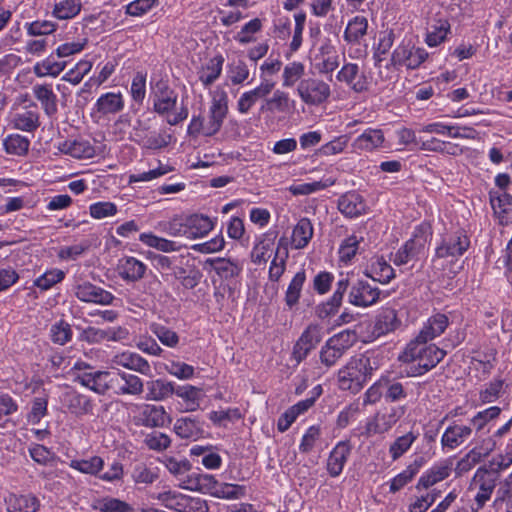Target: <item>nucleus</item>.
<instances>
[{"label": "nucleus", "instance_id": "obj_61", "mask_svg": "<svg viewBox=\"0 0 512 512\" xmlns=\"http://www.w3.org/2000/svg\"><path fill=\"white\" fill-rule=\"evenodd\" d=\"M104 465V461L101 457L94 456L90 459L73 460L70 466L82 473L95 475L97 474Z\"/></svg>", "mask_w": 512, "mask_h": 512}, {"label": "nucleus", "instance_id": "obj_7", "mask_svg": "<svg viewBox=\"0 0 512 512\" xmlns=\"http://www.w3.org/2000/svg\"><path fill=\"white\" fill-rule=\"evenodd\" d=\"M147 121L137 120L133 127L132 139L145 149L158 150L166 147L172 136L166 131H151Z\"/></svg>", "mask_w": 512, "mask_h": 512}, {"label": "nucleus", "instance_id": "obj_14", "mask_svg": "<svg viewBox=\"0 0 512 512\" xmlns=\"http://www.w3.org/2000/svg\"><path fill=\"white\" fill-rule=\"evenodd\" d=\"M381 291L377 286L371 285L368 281L358 280L349 292V303L366 308L376 304L380 299Z\"/></svg>", "mask_w": 512, "mask_h": 512}, {"label": "nucleus", "instance_id": "obj_42", "mask_svg": "<svg viewBox=\"0 0 512 512\" xmlns=\"http://www.w3.org/2000/svg\"><path fill=\"white\" fill-rule=\"evenodd\" d=\"M245 487L238 484L218 483L214 478V484L211 485V490L208 493L225 499H238L245 495Z\"/></svg>", "mask_w": 512, "mask_h": 512}, {"label": "nucleus", "instance_id": "obj_37", "mask_svg": "<svg viewBox=\"0 0 512 512\" xmlns=\"http://www.w3.org/2000/svg\"><path fill=\"white\" fill-rule=\"evenodd\" d=\"M176 387L172 382L156 379L147 382V396L148 400L162 401L174 394Z\"/></svg>", "mask_w": 512, "mask_h": 512}, {"label": "nucleus", "instance_id": "obj_11", "mask_svg": "<svg viewBox=\"0 0 512 512\" xmlns=\"http://www.w3.org/2000/svg\"><path fill=\"white\" fill-rule=\"evenodd\" d=\"M498 478V470H492L486 467H480L477 469L473 477V483L479 488V491L475 496L478 508H482L490 499Z\"/></svg>", "mask_w": 512, "mask_h": 512}, {"label": "nucleus", "instance_id": "obj_26", "mask_svg": "<svg viewBox=\"0 0 512 512\" xmlns=\"http://www.w3.org/2000/svg\"><path fill=\"white\" fill-rule=\"evenodd\" d=\"M174 431L180 438L196 440L204 433L203 422L193 417H182L175 421Z\"/></svg>", "mask_w": 512, "mask_h": 512}, {"label": "nucleus", "instance_id": "obj_33", "mask_svg": "<svg viewBox=\"0 0 512 512\" xmlns=\"http://www.w3.org/2000/svg\"><path fill=\"white\" fill-rule=\"evenodd\" d=\"M214 484V476L210 474L191 473L181 480L179 487L190 491L208 493Z\"/></svg>", "mask_w": 512, "mask_h": 512}, {"label": "nucleus", "instance_id": "obj_24", "mask_svg": "<svg viewBox=\"0 0 512 512\" xmlns=\"http://www.w3.org/2000/svg\"><path fill=\"white\" fill-rule=\"evenodd\" d=\"M452 470V463L444 461L432 466L418 480L416 489H428L436 483L446 479Z\"/></svg>", "mask_w": 512, "mask_h": 512}, {"label": "nucleus", "instance_id": "obj_5", "mask_svg": "<svg viewBox=\"0 0 512 512\" xmlns=\"http://www.w3.org/2000/svg\"><path fill=\"white\" fill-rule=\"evenodd\" d=\"M470 247V239L464 230L446 233L435 249L437 258H450L451 261L457 260Z\"/></svg>", "mask_w": 512, "mask_h": 512}, {"label": "nucleus", "instance_id": "obj_25", "mask_svg": "<svg viewBox=\"0 0 512 512\" xmlns=\"http://www.w3.org/2000/svg\"><path fill=\"white\" fill-rule=\"evenodd\" d=\"M449 325V318L443 313H436L428 318L416 337L432 341L440 336Z\"/></svg>", "mask_w": 512, "mask_h": 512}, {"label": "nucleus", "instance_id": "obj_2", "mask_svg": "<svg viewBox=\"0 0 512 512\" xmlns=\"http://www.w3.org/2000/svg\"><path fill=\"white\" fill-rule=\"evenodd\" d=\"M378 368L377 359L370 357L368 354L352 356L338 371L339 389L350 391L353 394L358 393Z\"/></svg>", "mask_w": 512, "mask_h": 512}, {"label": "nucleus", "instance_id": "obj_48", "mask_svg": "<svg viewBox=\"0 0 512 512\" xmlns=\"http://www.w3.org/2000/svg\"><path fill=\"white\" fill-rule=\"evenodd\" d=\"M64 70V62L57 61L54 55H50L42 62L34 66V73L39 77L58 76Z\"/></svg>", "mask_w": 512, "mask_h": 512}, {"label": "nucleus", "instance_id": "obj_3", "mask_svg": "<svg viewBox=\"0 0 512 512\" xmlns=\"http://www.w3.org/2000/svg\"><path fill=\"white\" fill-rule=\"evenodd\" d=\"M66 380L104 394L113 385L115 378L108 371H93L87 363L75 361L66 373Z\"/></svg>", "mask_w": 512, "mask_h": 512}, {"label": "nucleus", "instance_id": "obj_20", "mask_svg": "<svg viewBox=\"0 0 512 512\" xmlns=\"http://www.w3.org/2000/svg\"><path fill=\"white\" fill-rule=\"evenodd\" d=\"M472 434L469 425L453 423L449 425L441 437L443 449L453 450L463 444Z\"/></svg>", "mask_w": 512, "mask_h": 512}, {"label": "nucleus", "instance_id": "obj_53", "mask_svg": "<svg viewBox=\"0 0 512 512\" xmlns=\"http://www.w3.org/2000/svg\"><path fill=\"white\" fill-rule=\"evenodd\" d=\"M94 508L100 512H133L130 504L113 497H104L94 504Z\"/></svg>", "mask_w": 512, "mask_h": 512}, {"label": "nucleus", "instance_id": "obj_18", "mask_svg": "<svg viewBox=\"0 0 512 512\" xmlns=\"http://www.w3.org/2000/svg\"><path fill=\"white\" fill-rule=\"evenodd\" d=\"M336 78L339 82L347 84L356 93H361L368 88L366 78L360 73L356 63L350 62L343 65Z\"/></svg>", "mask_w": 512, "mask_h": 512}, {"label": "nucleus", "instance_id": "obj_38", "mask_svg": "<svg viewBox=\"0 0 512 512\" xmlns=\"http://www.w3.org/2000/svg\"><path fill=\"white\" fill-rule=\"evenodd\" d=\"M313 237V226L308 218L298 221L292 232V244L296 249L306 247Z\"/></svg>", "mask_w": 512, "mask_h": 512}, {"label": "nucleus", "instance_id": "obj_23", "mask_svg": "<svg viewBox=\"0 0 512 512\" xmlns=\"http://www.w3.org/2000/svg\"><path fill=\"white\" fill-rule=\"evenodd\" d=\"M385 141L384 133L381 129L367 128L352 143L355 150L373 151L383 147Z\"/></svg>", "mask_w": 512, "mask_h": 512}, {"label": "nucleus", "instance_id": "obj_55", "mask_svg": "<svg viewBox=\"0 0 512 512\" xmlns=\"http://www.w3.org/2000/svg\"><path fill=\"white\" fill-rule=\"evenodd\" d=\"M450 30V24L446 20H439L430 27L425 42L430 47H436L442 43Z\"/></svg>", "mask_w": 512, "mask_h": 512}, {"label": "nucleus", "instance_id": "obj_34", "mask_svg": "<svg viewBox=\"0 0 512 512\" xmlns=\"http://www.w3.org/2000/svg\"><path fill=\"white\" fill-rule=\"evenodd\" d=\"M224 58L221 55L215 56L207 61L198 71L199 80L205 87L213 84L221 75Z\"/></svg>", "mask_w": 512, "mask_h": 512}, {"label": "nucleus", "instance_id": "obj_36", "mask_svg": "<svg viewBox=\"0 0 512 512\" xmlns=\"http://www.w3.org/2000/svg\"><path fill=\"white\" fill-rule=\"evenodd\" d=\"M12 123L14 128L32 132L36 130L39 126V115L37 112V108L34 109H23L14 114L12 118Z\"/></svg>", "mask_w": 512, "mask_h": 512}, {"label": "nucleus", "instance_id": "obj_13", "mask_svg": "<svg viewBox=\"0 0 512 512\" xmlns=\"http://www.w3.org/2000/svg\"><path fill=\"white\" fill-rule=\"evenodd\" d=\"M426 240L422 236H414L407 240L395 253H391L390 261L396 266L407 265L419 260L424 255Z\"/></svg>", "mask_w": 512, "mask_h": 512}, {"label": "nucleus", "instance_id": "obj_29", "mask_svg": "<svg viewBox=\"0 0 512 512\" xmlns=\"http://www.w3.org/2000/svg\"><path fill=\"white\" fill-rule=\"evenodd\" d=\"M365 203L362 196L356 192H348L338 200L339 211L347 217L353 218L365 211Z\"/></svg>", "mask_w": 512, "mask_h": 512}, {"label": "nucleus", "instance_id": "obj_19", "mask_svg": "<svg viewBox=\"0 0 512 512\" xmlns=\"http://www.w3.org/2000/svg\"><path fill=\"white\" fill-rule=\"evenodd\" d=\"M351 453V445L348 441H340L330 452L326 468L331 477L339 476Z\"/></svg>", "mask_w": 512, "mask_h": 512}, {"label": "nucleus", "instance_id": "obj_17", "mask_svg": "<svg viewBox=\"0 0 512 512\" xmlns=\"http://www.w3.org/2000/svg\"><path fill=\"white\" fill-rule=\"evenodd\" d=\"M110 363L112 368L123 367L146 376L151 374L149 362L134 352L125 351L117 353L111 358Z\"/></svg>", "mask_w": 512, "mask_h": 512}, {"label": "nucleus", "instance_id": "obj_4", "mask_svg": "<svg viewBox=\"0 0 512 512\" xmlns=\"http://www.w3.org/2000/svg\"><path fill=\"white\" fill-rule=\"evenodd\" d=\"M297 95L308 106H320L331 96L330 85L317 77L302 79L296 89Z\"/></svg>", "mask_w": 512, "mask_h": 512}, {"label": "nucleus", "instance_id": "obj_50", "mask_svg": "<svg viewBox=\"0 0 512 512\" xmlns=\"http://www.w3.org/2000/svg\"><path fill=\"white\" fill-rule=\"evenodd\" d=\"M3 145L8 154L22 156L28 152L30 141L22 135L11 134L4 139Z\"/></svg>", "mask_w": 512, "mask_h": 512}, {"label": "nucleus", "instance_id": "obj_15", "mask_svg": "<svg viewBox=\"0 0 512 512\" xmlns=\"http://www.w3.org/2000/svg\"><path fill=\"white\" fill-rule=\"evenodd\" d=\"M404 407H394L389 411L378 412L366 424V431L369 434H382L389 431L398 420L404 415Z\"/></svg>", "mask_w": 512, "mask_h": 512}, {"label": "nucleus", "instance_id": "obj_44", "mask_svg": "<svg viewBox=\"0 0 512 512\" xmlns=\"http://www.w3.org/2000/svg\"><path fill=\"white\" fill-rule=\"evenodd\" d=\"M368 28V21L363 16H356L347 25L344 32V38L348 42L357 43L366 35Z\"/></svg>", "mask_w": 512, "mask_h": 512}, {"label": "nucleus", "instance_id": "obj_60", "mask_svg": "<svg viewBox=\"0 0 512 512\" xmlns=\"http://www.w3.org/2000/svg\"><path fill=\"white\" fill-rule=\"evenodd\" d=\"M291 103L288 93L282 90L274 91L271 98L266 101L267 110L277 112H287L291 108Z\"/></svg>", "mask_w": 512, "mask_h": 512}, {"label": "nucleus", "instance_id": "obj_12", "mask_svg": "<svg viewBox=\"0 0 512 512\" xmlns=\"http://www.w3.org/2000/svg\"><path fill=\"white\" fill-rule=\"evenodd\" d=\"M228 113V95L224 90H217L212 98L207 121V135L216 134L222 127Z\"/></svg>", "mask_w": 512, "mask_h": 512}, {"label": "nucleus", "instance_id": "obj_9", "mask_svg": "<svg viewBox=\"0 0 512 512\" xmlns=\"http://www.w3.org/2000/svg\"><path fill=\"white\" fill-rule=\"evenodd\" d=\"M151 97L153 100V110L159 115H166L172 112L178 100L177 93L162 79L155 83L151 82Z\"/></svg>", "mask_w": 512, "mask_h": 512}, {"label": "nucleus", "instance_id": "obj_59", "mask_svg": "<svg viewBox=\"0 0 512 512\" xmlns=\"http://www.w3.org/2000/svg\"><path fill=\"white\" fill-rule=\"evenodd\" d=\"M394 41L395 34L393 30L386 29L379 33L378 45L374 53L376 63L381 62L383 60L382 56L386 55L390 51L394 44Z\"/></svg>", "mask_w": 512, "mask_h": 512}, {"label": "nucleus", "instance_id": "obj_22", "mask_svg": "<svg viewBox=\"0 0 512 512\" xmlns=\"http://www.w3.org/2000/svg\"><path fill=\"white\" fill-rule=\"evenodd\" d=\"M364 274L381 284H387L395 278L394 269L383 256L373 257L369 267L364 271Z\"/></svg>", "mask_w": 512, "mask_h": 512}, {"label": "nucleus", "instance_id": "obj_28", "mask_svg": "<svg viewBox=\"0 0 512 512\" xmlns=\"http://www.w3.org/2000/svg\"><path fill=\"white\" fill-rule=\"evenodd\" d=\"M187 239L201 238L213 229L212 220L202 214L186 217Z\"/></svg>", "mask_w": 512, "mask_h": 512}, {"label": "nucleus", "instance_id": "obj_49", "mask_svg": "<svg viewBox=\"0 0 512 512\" xmlns=\"http://www.w3.org/2000/svg\"><path fill=\"white\" fill-rule=\"evenodd\" d=\"M384 385V398L388 402H397L408 396L406 389L401 382L382 376Z\"/></svg>", "mask_w": 512, "mask_h": 512}, {"label": "nucleus", "instance_id": "obj_63", "mask_svg": "<svg viewBox=\"0 0 512 512\" xmlns=\"http://www.w3.org/2000/svg\"><path fill=\"white\" fill-rule=\"evenodd\" d=\"M501 413V409L498 406H492L485 410L479 411L471 420V424L474 426L477 432L481 431L487 423L496 419Z\"/></svg>", "mask_w": 512, "mask_h": 512}, {"label": "nucleus", "instance_id": "obj_16", "mask_svg": "<svg viewBox=\"0 0 512 512\" xmlns=\"http://www.w3.org/2000/svg\"><path fill=\"white\" fill-rule=\"evenodd\" d=\"M76 297L84 302H92L101 305H110L113 303L115 297L109 291L101 287L93 285L90 282H83L77 284L73 288Z\"/></svg>", "mask_w": 512, "mask_h": 512}, {"label": "nucleus", "instance_id": "obj_47", "mask_svg": "<svg viewBox=\"0 0 512 512\" xmlns=\"http://www.w3.org/2000/svg\"><path fill=\"white\" fill-rule=\"evenodd\" d=\"M158 228L171 237L187 238L186 217L175 216L168 221L159 222Z\"/></svg>", "mask_w": 512, "mask_h": 512}, {"label": "nucleus", "instance_id": "obj_6", "mask_svg": "<svg viewBox=\"0 0 512 512\" xmlns=\"http://www.w3.org/2000/svg\"><path fill=\"white\" fill-rule=\"evenodd\" d=\"M428 56L424 48L401 43L393 50L390 65L397 69L405 67L408 70H415L427 60Z\"/></svg>", "mask_w": 512, "mask_h": 512}, {"label": "nucleus", "instance_id": "obj_45", "mask_svg": "<svg viewBox=\"0 0 512 512\" xmlns=\"http://www.w3.org/2000/svg\"><path fill=\"white\" fill-rule=\"evenodd\" d=\"M305 74V66L303 63L293 61L288 63L282 73V86L286 88L293 87L298 81L300 82Z\"/></svg>", "mask_w": 512, "mask_h": 512}, {"label": "nucleus", "instance_id": "obj_57", "mask_svg": "<svg viewBox=\"0 0 512 512\" xmlns=\"http://www.w3.org/2000/svg\"><path fill=\"white\" fill-rule=\"evenodd\" d=\"M66 154L77 159L92 158L95 155V149L89 141L85 139H76L70 143L66 149Z\"/></svg>", "mask_w": 512, "mask_h": 512}, {"label": "nucleus", "instance_id": "obj_52", "mask_svg": "<svg viewBox=\"0 0 512 512\" xmlns=\"http://www.w3.org/2000/svg\"><path fill=\"white\" fill-rule=\"evenodd\" d=\"M335 180L328 178L325 180L314 181L311 183H301L291 185L288 190L295 196L298 195H309L314 192L326 189L332 185H334Z\"/></svg>", "mask_w": 512, "mask_h": 512}, {"label": "nucleus", "instance_id": "obj_46", "mask_svg": "<svg viewBox=\"0 0 512 512\" xmlns=\"http://www.w3.org/2000/svg\"><path fill=\"white\" fill-rule=\"evenodd\" d=\"M423 465V459H416L410 464L404 471L395 476L390 485L391 492H397L404 487L412 478L418 473L419 469Z\"/></svg>", "mask_w": 512, "mask_h": 512}, {"label": "nucleus", "instance_id": "obj_1", "mask_svg": "<svg viewBox=\"0 0 512 512\" xmlns=\"http://www.w3.org/2000/svg\"><path fill=\"white\" fill-rule=\"evenodd\" d=\"M428 340H411L399 355L398 359L403 363L417 364L411 367L409 376H420L435 368L446 356V351L440 349L435 344H428Z\"/></svg>", "mask_w": 512, "mask_h": 512}, {"label": "nucleus", "instance_id": "obj_21", "mask_svg": "<svg viewBox=\"0 0 512 512\" xmlns=\"http://www.w3.org/2000/svg\"><path fill=\"white\" fill-rule=\"evenodd\" d=\"M274 85V82L263 81L256 88L244 92L237 101V110L241 114H247L260 98H263L271 93Z\"/></svg>", "mask_w": 512, "mask_h": 512}, {"label": "nucleus", "instance_id": "obj_40", "mask_svg": "<svg viewBox=\"0 0 512 512\" xmlns=\"http://www.w3.org/2000/svg\"><path fill=\"white\" fill-rule=\"evenodd\" d=\"M139 240L148 247L155 248L164 253L176 252L181 249V245L175 241L168 240L152 233H142Z\"/></svg>", "mask_w": 512, "mask_h": 512}, {"label": "nucleus", "instance_id": "obj_41", "mask_svg": "<svg viewBox=\"0 0 512 512\" xmlns=\"http://www.w3.org/2000/svg\"><path fill=\"white\" fill-rule=\"evenodd\" d=\"M281 242H282V239L278 243L277 250L275 252V256H274L273 260L271 261V264L269 267L268 277H269V280L272 282H278L286 270V261L288 258V250L286 247H283V249L281 251Z\"/></svg>", "mask_w": 512, "mask_h": 512}, {"label": "nucleus", "instance_id": "obj_62", "mask_svg": "<svg viewBox=\"0 0 512 512\" xmlns=\"http://www.w3.org/2000/svg\"><path fill=\"white\" fill-rule=\"evenodd\" d=\"M164 367L170 375L180 380H188L194 376V367L184 362L171 360Z\"/></svg>", "mask_w": 512, "mask_h": 512}, {"label": "nucleus", "instance_id": "obj_30", "mask_svg": "<svg viewBox=\"0 0 512 512\" xmlns=\"http://www.w3.org/2000/svg\"><path fill=\"white\" fill-rule=\"evenodd\" d=\"M118 271L122 279L135 282L143 278L146 265L134 257H125L120 260Z\"/></svg>", "mask_w": 512, "mask_h": 512}, {"label": "nucleus", "instance_id": "obj_58", "mask_svg": "<svg viewBox=\"0 0 512 512\" xmlns=\"http://www.w3.org/2000/svg\"><path fill=\"white\" fill-rule=\"evenodd\" d=\"M416 439L417 435L412 431L398 437L389 448V453L392 459L396 460L401 457L405 452L408 451Z\"/></svg>", "mask_w": 512, "mask_h": 512}, {"label": "nucleus", "instance_id": "obj_8", "mask_svg": "<svg viewBox=\"0 0 512 512\" xmlns=\"http://www.w3.org/2000/svg\"><path fill=\"white\" fill-rule=\"evenodd\" d=\"M351 346L352 334L349 331H343L332 336L320 350L321 363L326 367L334 366Z\"/></svg>", "mask_w": 512, "mask_h": 512}, {"label": "nucleus", "instance_id": "obj_10", "mask_svg": "<svg viewBox=\"0 0 512 512\" xmlns=\"http://www.w3.org/2000/svg\"><path fill=\"white\" fill-rule=\"evenodd\" d=\"M324 336L323 326L317 323L309 324L302 332L293 347V358L299 363L316 348Z\"/></svg>", "mask_w": 512, "mask_h": 512}, {"label": "nucleus", "instance_id": "obj_32", "mask_svg": "<svg viewBox=\"0 0 512 512\" xmlns=\"http://www.w3.org/2000/svg\"><path fill=\"white\" fill-rule=\"evenodd\" d=\"M5 504L8 512H36L39 508L38 499L32 495L9 494Z\"/></svg>", "mask_w": 512, "mask_h": 512}, {"label": "nucleus", "instance_id": "obj_35", "mask_svg": "<svg viewBox=\"0 0 512 512\" xmlns=\"http://www.w3.org/2000/svg\"><path fill=\"white\" fill-rule=\"evenodd\" d=\"M140 419L146 427H162L166 422V412L163 406L145 404L141 407Z\"/></svg>", "mask_w": 512, "mask_h": 512}, {"label": "nucleus", "instance_id": "obj_56", "mask_svg": "<svg viewBox=\"0 0 512 512\" xmlns=\"http://www.w3.org/2000/svg\"><path fill=\"white\" fill-rule=\"evenodd\" d=\"M150 330L163 345L169 348H175L179 344L178 334L164 325L153 323L150 325Z\"/></svg>", "mask_w": 512, "mask_h": 512}, {"label": "nucleus", "instance_id": "obj_64", "mask_svg": "<svg viewBox=\"0 0 512 512\" xmlns=\"http://www.w3.org/2000/svg\"><path fill=\"white\" fill-rule=\"evenodd\" d=\"M360 240H362V238L351 235L343 241L338 252L341 262L348 263L352 260L358 251Z\"/></svg>", "mask_w": 512, "mask_h": 512}, {"label": "nucleus", "instance_id": "obj_54", "mask_svg": "<svg viewBox=\"0 0 512 512\" xmlns=\"http://www.w3.org/2000/svg\"><path fill=\"white\" fill-rule=\"evenodd\" d=\"M155 498L166 508L179 512H182V510L186 508V502L188 500L186 496L175 491L160 493Z\"/></svg>", "mask_w": 512, "mask_h": 512}, {"label": "nucleus", "instance_id": "obj_51", "mask_svg": "<svg viewBox=\"0 0 512 512\" xmlns=\"http://www.w3.org/2000/svg\"><path fill=\"white\" fill-rule=\"evenodd\" d=\"M207 263L213 267L220 277L226 279L237 276L241 271V268L236 263L225 258L209 259Z\"/></svg>", "mask_w": 512, "mask_h": 512}, {"label": "nucleus", "instance_id": "obj_39", "mask_svg": "<svg viewBox=\"0 0 512 512\" xmlns=\"http://www.w3.org/2000/svg\"><path fill=\"white\" fill-rule=\"evenodd\" d=\"M398 318L396 311L391 308L382 310L377 316L373 333L377 336L385 335L394 331L398 326Z\"/></svg>", "mask_w": 512, "mask_h": 512}, {"label": "nucleus", "instance_id": "obj_27", "mask_svg": "<svg viewBox=\"0 0 512 512\" xmlns=\"http://www.w3.org/2000/svg\"><path fill=\"white\" fill-rule=\"evenodd\" d=\"M124 108V99L121 93L108 92L101 95L95 103L94 111L100 115L116 114Z\"/></svg>", "mask_w": 512, "mask_h": 512}, {"label": "nucleus", "instance_id": "obj_31", "mask_svg": "<svg viewBox=\"0 0 512 512\" xmlns=\"http://www.w3.org/2000/svg\"><path fill=\"white\" fill-rule=\"evenodd\" d=\"M174 394L184 402L185 412H194L200 407L203 398L202 389L190 384L177 386Z\"/></svg>", "mask_w": 512, "mask_h": 512}, {"label": "nucleus", "instance_id": "obj_43", "mask_svg": "<svg viewBox=\"0 0 512 512\" xmlns=\"http://www.w3.org/2000/svg\"><path fill=\"white\" fill-rule=\"evenodd\" d=\"M305 280V271L301 270L294 275L289 283L285 293V303L289 308L294 307L298 303Z\"/></svg>", "mask_w": 512, "mask_h": 512}]
</instances>
